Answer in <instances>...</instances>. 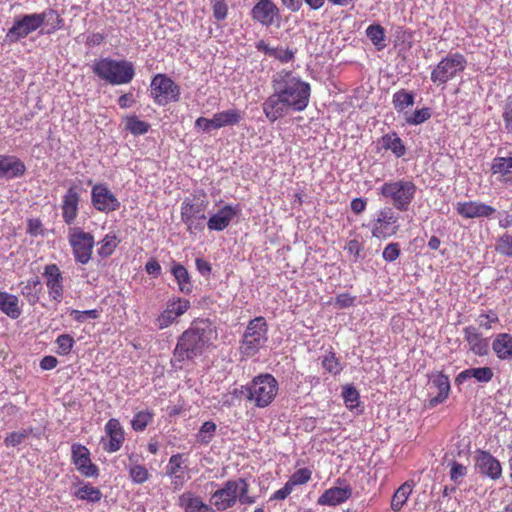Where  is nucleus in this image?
I'll return each mask as SVG.
<instances>
[{
    "mask_svg": "<svg viewBox=\"0 0 512 512\" xmlns=\"http://www.w3.org/2000/svg\"><path fill=\"white\" fill-rule=\"evenodd\" d=\"M273 93L264 101L263 112L275 122L289 112L306 109L310 99V85L291 71L281 70L273 75Z\"/></svg>",
    "mask_w": 512,
    "mask_h": 512,
    "instance_id": "nucleus-1",
    "label": "nucleus"
},
{
    "mask_svg": "<svg viewBox=\"0 0 512 512\" xmlns=\"http://www.w3.org/2000/svg\"><path fill=\"white\" fill-rule=\"evenodd\" d=\"M216 338L217 330L211 320L195 319L177 339L171 358L172 367L182 369L184 362H194L204 354Z\"/></svg>",
    "mask_w": 512,
    "mask_h": 512,
    "instance_id": "nucleus-2",
    "label": "nucleus"
},
{
    "mask_svg": "<svg viewBox=\"0 0 512 512\" xmlns=\"http://www.w3.org/2000/svg\"><path fill=\"white\" fill-rule=\"evenodd\" d=\"M249 484L244 478L226 481L223 486L212 493L210 503L215 511H225L239 501L241 504H253L256 499L248 495Z\"/></svg>",
    "mask_w": 512,
    "mask_h": 512,
    "instance_id": "nucleus-3",
    "label": "nucleus"
},
{
    "mask_svg": "<svg viewBox=\"0 0 512 512\" xmlns=\"http://www.w3.org/2000/svg\"><path fill=\"white\" fill-rule=\"evenodd\" d=\"M92 70L100 79L111 85L128 84L135 76L133 63L126 60L102 58L95 61Z\"/></svg>",
    "mask_w": 512,
    "mask_h": 512,
    "instance_id": "nucleus-4",
    "label": "nucleus"
},
{
    "mask_svg": "<svg viewBox=\"0 0 512 512\" xmlns=\"http://www.w3.org/2000/svg\"><path fill=\"white\" fill-rule=\"evenodd\" d=\"M208 205L209 201L204 194L186 197L181 203V220L190 234L204 230Z\"/></svg>",
    "mask_w": 512,
    "mask_h": 512,
    "instance_id": "nucleus-5",
    "label": "nucleus"
},
{
    "mask_svg": "<svg viewBox=\"0 0 512 512\" xmlns=\"http://www.w3.org/2000/svg\"><path fill=\"white\" fill-rule=\"evenodd\" d=\"M379 190L380 194L388 199L396 210L405 212L415 198L417 187L412 180L402 178L385 182Z\"/></svg>",
    "mask_w": 512,
    "mask_h": 512,
    "instance_id": "nucleus-6",
    "label": "nucleus"
},
{
    "mask_svg": "<svg viewBox=\"0 0 512 512\" xmlns=\"http://www.w3.org/2000/svg\"><path fill=\"white\" fill-rule=\"evenodd\" d=\"M249 402L257 408L268 407L276 398L279 384L270 373H261L249 382Z\"/></svg>",
    "mask_w": 512,
    "mask_h": 512,
    "instance_id": "nucleus-7",
    "label": "nucleus"
},
{
    "mask_svg": "<svg viewBox=\"0 0 512 512\" xmlns=\"http://www.w3.org/2000/svg\"><path fill=\"white\" fill-rule=\"evenodd\" d=\"M268 341V324L262 316L250 320L241 339L240 353L246 357L256 355Z\"/></svg>",
    "mask_w": 512,
    "mask_h": 512,
    "instance_id": "nucleus-8",
    "label": "nucleus"
},
{
    "mask_svg": "<svg viewBox=\"0 0 512 512\" xmlns=\"http://www.w3.org/2000/svg\"><path fill=\"white\" fill-rule=\"evenodd\" d=\"M466 66L467 60L463 54L449 53L432 69L430 79L437 85H444L462 73Z\"/></svg>",
    "mask_w": 512,
    "mask_h": 512,
    "instance_id": "nucleus-9",
    "label": "nucleus"
},
{
    "mask_svg": "<svg viewBox=\"0 0 512 512\" xmlns=\"http://www.w3.org/2000/svg\"><path fill=\"white\" fill-rule=\"evenodd\" d=\"M151 97L159 106H166L169 103L178 102L181 89L166 74H156L150 84Z\"/></svg>",
    "mask_w": 512,
    "mask_h": 512,
    "instance_id": "nucleus-10",
    "label": "nucleus"
},
{
    "mask_svg": "<svg viewBox=\"0 0 512 512\" xmlns=\"http://www.w3.org/2000/svg\"><path fill=\"white\" fill-rule=\"evenodd\" d=\"M68 242L75 261L82 265L89 263L95 245L94 236L80 227H72L68 232Z\"/></svg>",
    "mask_w": 512,
    "mask_h": 512,
    "instance_id": "nucleus-11",
    "label": "nucleus"
},
{
    "mask_svg": "<svg viewBox=\"0 0 512 512\" xmlns=\"http://www.w3.org/2000/svg\"><path fill=\"white\" fill-rule=\"evenodd\" d=\"M190 301L185 298L171 297L165 309L154 319V325L158 330H163L177 321L190 309Z\"/></svg>",
    "mask_w": 512,
    "mask_h": 512,
    "instance_id": "nucleus-12",
    "label": "nucleus"
},
{
    "mask_svg": "<svg viewBox=\"0 0 512 512\" xmlns=\"http://www.w3.org/2000/svg\"><path fill=\"white\" fill-rule=\"evenodd\" d=\"M398 230V217L392 208L385 207L379 210L377 217L372 222V236L378 239H387L395 235Z\"/></svg>",
    "mask_w": 512,
    "mask_h": 512,
    "instance_id": "nucleus-13",
    "label": "nucleus"
},
{
    "mask_svg": "<svg viewBox=\"0 0 512 512\" xmlns=\"http://www.w3.org/2000/svg\"><path fill=\"white\" fill-rule=\"evenodd\" d=\"M91 204L95 210L105 214L117 211L121 206L116 195L105 183H98L92 187Z\"/></svg>",
    "mask_w": 512,
    "mask_h": 512,
    "instance_id": "nucleus-14",
    "label": "nucleus"
},
{
    "mask_svg": "<svg viewBox=\"0 0 512 512\" xmlns=\"http://www.w3.org/2000/svg\"><path fill=\"white\" fill-rule=\"evenodd\" d=\"M41 19L38 13L24 14L17 17L6 34V41L16 43L27 37L41 27Z\"/></svg>",
    "mask_w": 512,
    "mask_h": 512,
    "instance_id": "nucleus-15",
    "label": "nucleus"
},
{
    "mask_svg": "<svg viewBox=\"0 0 512 512\" xmlns=\"http://www.w3.org/2000/svg\"><path fill=\"white\" fill-rule=\"evenodd\" d=\"M251 18L265 27L281 24V14L279 7L272 0H259L250 11Z\"/></svg>",
    "mask_w": 512,
    "mask_h": 512,
    "instance_id": "nucleus-16",
    "label": "nucleus"
},
{
    "mask_svg": "<svg viewBox=\"0 0 512 512\" xmlns=\"http://www.w3.org/2000/svg\"><path fill=\"white\" fill-rule=\"evenodd\" d=\"M475 470L482 476L491 480H498L502 476V465L489 451L477 450L474 457Z\"/></svg>",
    "mask_w": 512,
    "mask_h": 512,
    "instance_id": "nucleus-17",
    "label": "nucleus"
},
{
    "mask_svg": "<svg viewBox=\"0 0 512 512\" xmlns=\"http://www.w3.org/2000/svg\"><path fill=\"white\" fill-rule=\"evenodd\" d=\"M71 459L77 470L85 477H98L99 468L92 463L89 449L80 444L74 443L71 446Z\"/></svg>",
    "mask_w": 512,
    "mask_h": 512,
    "instance_id": "nucleus-18",
    "label": "nucleus"
},
{
    "mask_svg": "<svg viewBox=\"0 0 512 512\" xmlns=\"http://www.w3.org/2000/svg\"><path fill=\"white\" fill-rule=\"evenodd\" d=\"M43 277L51 300L59 304L64 294V277L56 264H48L44 267Z\"/></svg>",
    "mask_w": 512,
    "mask_h": 512,
    "instance_id": "nucleus-19",
    "label": "nucleus"
},
{
    "mask_svg": "<svg viewBox=\"0 0 512 512\" xmlns=\"http://www.w3.org/2000/svg\"><path fill=\"white\" fill-rule=\"evenodd\" d=\"M456 212L465 219L486 218L493 219L496 209L481 201L458 202L455 206Z\"/></svg>",
    "mask_w": 512,
    "mask_h": 512,
    "instance_id": "nucleus-20",
    "label": "nucleus"
},
{
    "mask_svg": "<svg viewBox=\"0 0 512 512\" xmlns=\"http://www.w3.org/2000/svg\"><path fill=\"white\" fill-rule=\"evenodd\" d=\"M182 454H174L169 458L166 466V475L171 478V485L174 491H179L188 481L189 476L187 466H184Z\"/></svg>",
    "mask_w": 512,
    "mask_h": 512,
    "instance_id": "nucleus-21",
    "label": "nucleus"
},
{
    "mask_svg": "<svg viewBox=\"0 0 512 512\" xmlns=\"http://www.w3.org/2000/svg\"><path fill=\"white\" fill-rule=\"evenodd\" d=\"M80 188L77 185L70 186L62 197V218L65 224L75 223L79 212Z\"/></svg>",
    "mask_w": 512,
    "mask_h": 512,
    "instance_id": "nucleus-22",
    "label": "nucleus"
},
{
    "mask_svg": "<svg viewBox=\"0 0 512 512\" xmlns=\"http://www.w3.org/2000/svg\"><path fill=\"white\" fill-rule=\"evenodd\" d=\"M241 213L240 205L226 204L207 220L210 231H223L229 227L231 221Z\"/></svg>",
    "mask_w": 512,
    "mask_h": 512,
    "instance_id": "nucleus-23",
    "label": "nucleus"
},
{
    "mask_svg": "<svg viewBox=\"0 0 512 512\" xmlns=\"http://www.w3.org/2000/svg\"><path fill=\"white\" fill-rule=\"evenodd\" d=\"M428 383L430 389H436L437 394L432 397L429 401L431 407H435L440 403H443L450 392V380L449 377L442 372H432L428 375Z\"/></svg>",
    "mask_w": 512,
    "mask_h": 512,
    "instance_id": "nucleus-24",
    "label": "nucleus"
},
{
    "mask_svg": "<svg viewBox=\"0 0 512 512\" xmlns=\"http://www.w3.org/2000/svg\"><path fill=\"white\" fill-rule=\"evenodd\" d=\"M26 172L24 162L14 155H0V179L12 180Z\"/></svg>",
    "mask_w": 512,
    "mask_h": 512,
    "instance_id": "nucleus-25",
    "label": "nucleus"
},
{
    "mask_svg": "<svg viewBox=\"0 0 512 512\" xmlns=\"http://www.w3.org/2000/svg\"><path fill=\"white\" fill-rule=\"evenodd\" d=\"M105 431L109 436V440L103 444L104 450L108 453H114L120 450L125 440V436L119 420L115 418L108 420L105 424Z\"/></svg>",
    "mask_w": 512,
    "mask_h": 512,
    "instance_id": "nucleus-26",
    "label": "nucleus"
},
{
    "mask_svg": "<svg viewBox=\"0 0 512 512\" xmlns=\"http://www.w3.org/2000/svg\"><path fill=\"white\" fill-rule=\"evenodd\" d=\"M464 339L468 343L470 351L477 356H486L489 353V339L484 338L477 328L467 326L463 329Z\"/></svg>",
    "mask_w": 512,
    "mask_h": 512,
    "instance_id": "nucleus-27",
    "label": "nucleus"
},
{
    "mask_svg": "<svg viewBox=\"0 0 512 512\" xmlns=\"http://www.w3.org/2000/svg\"><path fill=\"white\" fill-rule=\"evenodd\" d=\"M492 351L500 361L512 360V334L507 332L498 333L493 337L491 343Z\"/></svg>",
    "mask_w": 512,
    "mask_h": 512,
    "instance_id": "nucleus-28",
    "label": "nucleus"
},
{
    "mask_svg": "<svg viewBox=\"0 0 512 512\" xmlns=\"http://www.w3.org/2000/svg\"><path fill=\"white\" fill-rule=\"evenodd\" d=\"M494 376L493 370L491 367H476V368H468L461 371L455 378V384L457 386H461L465 384L468 380L474 378L479 383H488L492 380Z\"/></svg>",
    "mask_w": 512,
    "mask_h": 512,
    "instance_id": "nucleus-29",
    "label": "nucleus"
},
{
    "mask_svg": "<svg viewBox=\"0 0 512 512\" xmlns=\"http://www.w3.org/2000/svg\"><path fill=\"white\" fill-rule=\"evenodd\" d=\"M352 496V489L346 487H332L327 489L317 503L322 506H336L346 502Z\"/></svg>",
    "mask_w": 512,
    "mask_h": 512,
    "instance_id": "nucleus-30",
    "label": "nucleus"
},
{
    "mask_svg": "<svg viewBox=\"0 0 512 512\" xmlns=\"http://www.w3.org/2000/svg\"><path fill=\"white\" fill-rule=\"evenodd\" d=\"M179 506L184 512H215L214 507L205 503L202 498L192 492H184L179 496Z\"/></svg>",
    "mask_w": 512,
    "mask_h": 512,
    "instance_id": "nucleus-31",
    "label": "nucleus"
},
{
    "mask_svg": "<svg viewBox=\"0 0 512 512\" xmlns=\"http://www.w3.org/2000/svg\"><path fill=\"white\" fill-rule=\"evenodd\" d=\"M0 311L11 319H17L21 316L23 309L16 295L0 291Z\"/></svg>",
    "mask_w": 512,
    "mask_h": 512,
    "instance_id": "nucleus-32",
    "label": "nucleus"
},
{
    "mask_svg": "<svg viewBox=\"0 0 512 512\" xmlns=\"http://www.w3.org/2000/svg\"><path fill=\"white\" fill-rule=\"evenodd\" d=\"M21 294L30 305H35L40 299L42 285L38 276L20 283Z\"/></svg>",
    "mask_w": 512,
    "mask_h": 512,
    "instance_id": "nucleus-33",
    "label": "nucleus"
},
{
    "mask_svg": "<svg viewBox=\"0 0 512 512\" xmlns=\"http://www.w3.org/2000/svg\"><path fill=\"white\" fill-rule=\"evenodd\" d=\"M171 273L177 282L178 289L183 294H190L193 291V284L188 270L180 263H173Z\"/></svg>",
    "mask_w": 512,
    "mask_h": 512,
    "instance_id": "nucleus-34",
    "label": "nucleus"
},
{
    "mask_svg": "<svg viewBox=\"0 0 512 512\" xmlns=\"http://www.w3.org/2000/svg\"><path fill=\"white\" fill-rule=\"evenodd\" d=\"M512 157H495L491 165L493 174H500L501 181L512 185Z\"/></svg>",
    "mask_w": 512,
    "mask_h": 512,
    "instance_id": "nucleus-35",
    "label": "nucleus"
},
{
    "mask_svg": "<svg viewBox=\"0 0 512 512\" xmlns=\"http://www.w3.org/2000/svg\"><path fill=\"white\" fill-rule=\"evenodd\" d=\"M380 143L383 149L390 150L397 158L406 154V147L397 133L392 132L381 137Z\"/></svg>",
    "mask_w": 512,
    "mask_h": 512,
    "instance_id": "nucleus-36",
    "label": "nucleus"
},
{
    "mask_svg": "<svg viewBox=\"0 0 512 512\" xmlns=\"http://www.w3.org/2000/svg\"><path fill=\"white\" fill-rule=\"evenodd\" d=\"M415 103V93L413 91H407L405 89H400L396 91L392 96V104L394 109L398 113H403L405 116V112L407 108L413 106Z\"/></svg>",
    "mask_w": 512,
    "mask_h": 512,
    "instance_id": "nucleus-37",
    "label": "nucleus"
},
{
    "mask_svg": "<svg viewBox=\"0 0 512 512\" xmlns=\"http://www.w3.org/2000/svg\"><path fill=\"white\" fill-rule=\"evenodd\" d=\"M413 490V483L406 481L404 482L393 494L391 500V509L395 512L400 511L406 504L410 494Z\"/></svg>",
    "mask_w": 512,
    "mask_h": 512,
    "instance_id": "nucleus-38",
    "label": "nucleus"
},
{
    "mask_svg": "<svg viewBox=\"0 0 512 512\" xmlns=\"http://www.w3.org/2000/svg\"><path fill=\"white\" fill-rule=\"evenodd\" d=\"M217 129L238 124L242 120V113L238 109H229L214 114Z\"/></svg>",
    "mask_w": 512,
    "mask_h": 512,
    "instance_id": "nucleus-39",
    "label": "nucleus"
},
{
    "mask_svg": "<svg viewBox=\"0 0 512 512\" xmlns=\"http://www.w3.org/2000/svg\"><path fill=\"white\" fill-rule=\"evenodd\" d=\"M41 19V26L46 24L49 27L48 33L55 32L63 27L64 21L54 9H46L38 13Z\"/></svg>",
    "mask_w": 512,
    "mask_h": 512,
    "instance_id": "nucleus-40",
    "label": "nucleus"
},
{
    "mask_svg": "<svg viewBox=\"0 0 512 512\" xmlns=\"http://www.w3.org/2000/svg\"><path fill=\"white\" fill-rule=\"evenodd\" d=\"M119 240L115 233H108L98 242L97 253L101 258H107L113 254L119 244Z\"/></svg>",
    "mask_w": 512,
    "mask_h": 512,
    "instance_id": "nucleus-41",
    "label": "nucleus"
},
{
    "mask_svg": "<svg viewBox=\"0 0 512 512\" xmlns=\"http://www.w3.org/2000/svg\"><path fill=\"white\" fill-rule=\"evenodd\" d=\"M321 365L325 371L334 376L340 374L343 370V366L332 349L326 351L321 357Z\"/></svg>",
    "mask_w": 512,
    "mask_h": 512,
    "instance_id": "nucleus-42",
    "label": "nucleus"
},
{
    "mask_svg": "<svg viewBox=\"0 0 512 512\" xmlns=\"http://www.w3.org/2000/svg\"><path fill=\"white\" fill-rule=\"evenodd\" d=\"M217 426L213 421H205L195 435L196 442L208 445L215 437Z\"/></svg>",
    "mask_w": 512,
    "mask_h": 512,
    "instance_id": "nucleus-43",
    "label": "nucleus"
},
{
    "mask_svg": "<svg viewBox=\"0 0 512 512\" xmlns=\"http://www.w3.org/2000/svg\"><path fill=\"white\" fill-rule=\"evenodd\" d=\"M74 496L80 500L96 503L101 500L102 492L97 487L85 484L74 492Z\"/></svg>",
    "mask_w": 512,
    "mask_h": 512,
    "instance_id": "nucleus-44",
    "label": "nucleus"
},
{
    "mask_svg": "<svg viewBox=\"0 0 512 512\" xmlns=\"http://www.w3.org/2000/svg\"><path fill=\"white\" fill-rule=\"evenodd\" d=\"M125 128L131 134L138 136L147 133L150 129V124L146 121L140 120L137 116H128L125 119Z\"/></svg>",
    "mask_w": 512,
    "mask_h": 512,
    "instance_id": "nucleus-45",
    "label": "nucleus"
},
{
    "mask_svg": "<svg viewBox=\"0 0 512 512\" xmlns=\"http://www.w3.org/2000/svg\"><path fill=\"white\" fill-rule=\"evenodd\" d=\"M366 35L378 50L385 47V29L381 25H369L366 29Z\"/></svg>",
    "mask_w": 512,
    "mask_h": 512,
    "instance_id": "nucleus-46",
    "label": "nucleus"
},
{
    "mask_svg": "<svg viewBox=\"0 0 512 512\" xmlns=\"http://www.w3.org/2000/svg\"><path fill=\"white\" fill-rule=\"evenodd\" d=\"M431 116V109L429 107H423L415 110L413 113L405 112L404 119L408 125L417 126L429 120Z\"/></svg>",
    "mask_w": 512,
    "mask_h": 512,
    "instance_id": "nucleus-47",
    "label": "nucleus"
},
{
    "mask_svg": "<svg viewBox=\"0 0 512 512\" xmlns=\"http://www.w3.org/2000/svg\"><path fill=\"white\" fill-rule=\"evenodd\" d=\"M154 413L149 410L137 412L132 421L131 426L136 432H142L152 422Z\"/></svg>",
    "mask_w": 512,
    "mask_h": 512,
    "instance_id": "nucleus-48",
    "label": "nucleus"
},
{
    "mask_svg": "<svg viewBox=\"0 0 512 512\" xmlns=\"http://www.w3.org/2000/svg\"><path fill=\"white\" fill-rule=\"evenodd\" d=\"M33 433V428H25L19 431H13L8 433L4 438V444L6 447H16L22 444L26 438Z\"/></svg>",
    "mask_w": 512,
    "mask_h": 512,
    "instance_id": "nucleus-49",
    "label": "nucleus"
},
{
    "mask_svg": "<svg viewBox=\"0 0 512 512\" xmlns=\"http://www.w3.org/2000/svg\"><path fill=\"white\" fill-rule=\"evenodd\" d=\"M128 471L131 481L135 484H143L149 480L150 474L144 465L131 464Z\"/></svg>",
    "mask_w": 512,
    "mask_h": 512,
    "instance_id": "nucleus-50",
    "label": "nucleus"
},
{
    "mask_svg": "<svg viewBox=\"0 0 512 512\" xmlns=\"http://www.w3.org/2000/svg\"><path fill=\"white\" fill-rule=\"evenodd\" d=\"M342 397L346 407L350 410L357 408L359 405V392L353 385H346L342 390Z\"/></svg>",
    "mask_w": 512,
    "mask_h": 512,
    "instance_id": "nucleus-51",
    "label": "nucleus"
},
{
    "mask_svg": "<svg viewBox=\"0 0 512 512\" xmlns=\"http://www.w3.org/2000/svg\"><path fill=\"white\" fill-rule=\"evenodd\" d=\"M495 251L500 255L512 257V235L504 233L499 236L495 244Z\"/></svg>",
    "mask_w": 512,
    "mask_h": 512,
    "instance_id": "nucleus-52",
    "label": "nucleus"
},
{
    "mask_svg": "<svg viewBox=\"0 0 512 512\" xmlns=\"http://www.w3.org/2000/svg\"><path fill=\"white\" fill-rule=\"evenodd\" d=\"M312 471L309 468H301L296 470L287 481L293 488L295 486L304 485L310 481Z\"/></svg>",
    "mask_w": 512,
    "mask_h": 512,
    "instance_id": "nucleus-53",
    "label": "nucleus"
},
{
    "mask_svg": "<svg viewBox=\"0 0 512 512\" xmlns=\"http://www.w3.org/2000/svg\"><path fill=\"white\" fill-rule=\"evenodd\" d=\"M74 339L69 334H61L56 339V344L58 346L57 353L59 355H68L73 346H74Z\"/></svg>",
    "mask_w": 512,
    "mask_h": 512,
    "instance_id": "nucleus-54",
    "label": "nucleus"
},
{
    "mask_svg": "<svg viewBox=\"0 0 512 512\" xmlns=\"http://www.w3.org/2000/svg\"><path fill=\"white\" fill-rule=\"evenodd\" d=\"M448 465L450 466L449 476L451 481L459 484L461 479L467 474V467L454 460L450 461Z\"/></svg>",
    "mask_w": 512,
    "mask_h": 512,
    "instance_id": "nucleus-55",
    "label": "nucleus"
},
{
    "mask_svg": "<svg viewBox=\"0 0 512 512\" xmlns=\"http://www.w3.org/2000/svg\"><path fill=\"white\" fill-rule=\"evenodd\" d=\"M401 254V247L398 242H391L387 244L382 252V258L386 262H394Z\"/></svg>",
    "mask_w": 512,
    "mask_h": 512,
    "instance_id": "nucleus-56",
    "label": "nucleus"
},
{
    "mask_svg": "<svg viewBox=\"0 0 512 512\" xmlns=\"http://www.w3.org/2000/svg\"><path fill=\"white\" fill-rule=\"evenodd\" d=\"M213 16L216 20L222 21L227 17L228 6L225 0H211Z\"/></svg>",
    "mask_w": 512,
    "mask_h": 512,
    "instance_id": "nucleus-57",
    "label": "nucleus"
},
{
    "mask_svg": "<svg viewBox=\"0 0 512 512\" xmlns=\"http://www.w3.org/2000/svg\"><path fill=\"white\" fill-rule=\"evenodd\" d=\"M70 315L73 316V319L75 321L83 323L88 318H90V319H97L99 317V311L96 310V309L85 310V311H80V310L73 309V310H71Z\"/></svg>",
    "mask_w": 512,
    "mask_h": 512,
    "instance_id": "nucleus-58",
    "label": "nucleus"
},
{
    "mask_svg": "<svg viewBox=\"0 0 512 512\" xmlns=\"http://www.w3.org/2000/svg\"><path fill=\"white\" fill-rule=\"evenodd\" d=\"M477 321L481 327L486 330H490L492 328V324L499 322V318L495 312L489 311L488 313L480 314Z\"/></svg>",
    "mask_w": 512,
    "mask_h": 512,
    "instance_id": "nucleus-59",
    "label": "nucleus"
},
{
    "mask_svg": "<svg viewBox=\"0 0 512 512\" xmlns=\"http://www.w3.org/2000/svg\"><path fill=\"white\" fill-rule=\"evenodd\" d=\"M27 233L33 237L43 235V225L40 219L31 218L27 222Z\"/></svg>",
    "mask_w": 512,
    "mask_h": 512,
    "instance_id": "nucleus-60",
    "label": "nucleus"
},
{
    "mask_svg": "<svg viewBox=\"0 0 512 512\" xmlns=\"http://www.w3.org/2000/svg\"><path fill=\"white\" fill-rule=\"evenodd\" d=\"M295 55V52L290 49H285L282 47L275 48V51L273 53L274 58L278 59L282 63H288L291 60H293Z\"/></svg>",
    "mask_w": 512,
    "mask_h": 512,
    "instance_id": "nucleus-61",
    "label": "nucleus"
},
{
    "mask_svg": "<svg viewBox=\"0 0 512 512\" xmlns=\"http://www.w3.org/2000/svg\"><path fill=\"white\" fill-rule=\"evenodd\" d=\"M505 129L512 133V100H507L502 113Z\"/></svg>",
    "mask_w": 512,
    "mask_h": 512,
    "instance_id": "nucleus-62",
    "label": "nucleus"
},
{
    "mask_svg": "<svg viewBox=\"0 0 512 512\" xmlns=\"http://www.w3.org/2000/svg\"><path fill=\"white\" fill-rule=\"evenodd\" d=\"M195 127L200 128L205 132H210L212 129H217L215 118L199 117L195 121Z\"/></svg>",
    "mask_w": 512,
    "mask_h": 512,
    "instance_id": "nucleus-63",
    "label": "nucleus"
},
{
    "mask_svg": "<svg viewBox=\"0 0 512 512\" xmlns=\"http://www.w3.org/2000/svg\"><path fill=\"white\" fill-rule=\"evenodd\" d=\"M355 297L351 296L349 293H342L336 296L335 304L339 308H348L354 304Z\"/></svg>",
    "mask_w": 512,
    "mask_h": 512,
    "instance_id": "nucleus-64",
    "label": "nucleus"
}]
</instances>
